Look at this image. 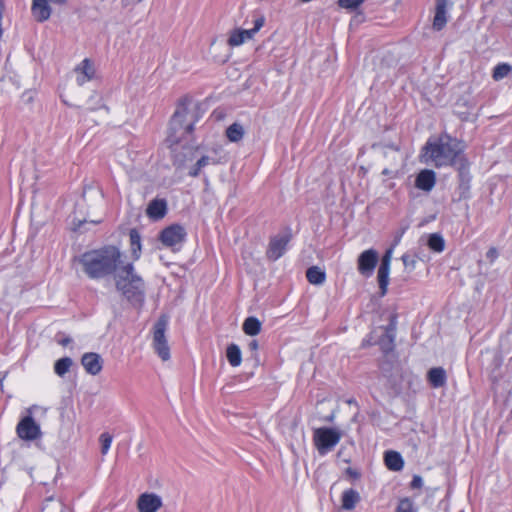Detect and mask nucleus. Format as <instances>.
<instances>
[{"instance_id":"nucleus-1","label":"nucleus","mask_w":512,"mask_h":512,"mask_svg":"<svg viewBox=\"0 0 512 512\" xmlns=\"http://www.w3.org/2000/svg\"><path fill=\"white\" fill-rule=\"evenodd\" d=\"M122 252L114 245H107L99 249L84 252L78 258L86 276L92 280H100L115 276L125 263Z\"/></svg>"},{"instance_id":"nucleus-2","label":"nucleus","mask_w":512,"mask_h":512,"mask_svg":"<svg viewBox=\"0 0 512 512\" xmlns=\"http://www.w3.org/2000/svg\"><path fill=\"white\" fill-rule=\"evenodd\" d=\"M424 162L435 167H456L467 160L462 141L450 135H443L437 141H428L423 147Z\"/></svg>"},{"instance_id":"nucleus-3","label":"nucleus","mask_w":512,"mask_h":512,"mask_svg":"<svg viewBox=\"0 0 512 512\" xmlns=\"http://www.w3.org/2000/svg\"><path fill=\"white\" fill-rule=\"evenodd\" d=\"M116 290L136 308H142L146 300V284L132 262L124 263L114 276Z\"/></svg>"},{"instance_id":"nucleus-4","label":"nucleus","mask_w":512,"mask_h":512,"mask_svg":"<svg viewBox=\"0 0 512 512\" xmlns=\"http://www.w3.org/2000/svg\"><path fill=\"white\" fill-rule=\"evenodd\" d=\"M341 432L332 427L316 428L313 432V443L320 456L331 452L341 440Z\"/></svg>"},{"instance_id":"nucleus-5","label":"nucleus","mask_w":512,"mask_h":512,"mask_svg":"<svg viewBox=\"0 0 512 512\" xmlns=\"http://www.w3.org/2000/svg\"><path fill=\"white\" fill-rule=\"evenodd\" d=\"M168 319L161 316L153 326V348L157 355L163 360L170 359V347L166 338Z\"/></svg>"},{"instance_id":"nucleus-6","label":"nucleus","mask_w":512,"mask_h":512,"mask_svg":"<svg viewBox=\"0 0 512 512\" xmlns=\"http://www.w3.org/2000/svg\"><path fill=\"white\" fill-rule=\"evenodd\" d=\"M186 238V229L177 223L165 227L159 234V240L163 246L172 250H179Z\"/></svg>"},{"instance_id":"nucleus-7","label":"nucleus","mask_w":512,"mask_h":512,"mask_svg":"<svg viewBox=\"0 0 512 512\" xmlns=\"http://www.w3.org/2000/svg\"><path fill=\"white\" fill-rule=\"evenodd\" d=\"M17 436L24 441H34L42 437L40 425L31 415L23 417L16 426Z\"/></svg>"},{"instance_id":"nucleus-8","label":"nucleus","mask_w":512,"mask_h":512,"mask_svg":"<svg viewBox=\"0 0 512 512\" xmlns=\"http://www.w3.org/2000/svg\"><path fill=\"white\" fill-rule=\"evenodd\" d=\"M68 1L69 0H32V16L37 22L43 23L51 17L52 8L50 3L58 6H64Z\"/></svg>"},{"instance_id":"nucleus-9","label":"nucleus","mask_w":512,"mask_h":512,"mask_svg":"<svg viewBox=\"0 0 512 512\" xmlns=\"http://www.w3.org/2000/svg\"><path fill=\"white\" fill-rule=\"evenodd\" d=\"M378 263V252L375 249H367L363 251L359 256L357 260V269L358 272L366 277L369 278L373 275L374 270Z\"/></svg>"},{"instance_id":"nucleus-10","label":"nucleus","mask_w":512,"mask_h":512,"mask_svg":"<svg viewBox=\"0 0 512 512\" xmlns=\"http://www.w3.org/2000/svg\"><path fill=\"white\" fill-rule=\"evenodd\" d=\"M391 258L392 248L388 249L383 255L377 271V281L381 297H384L388 292Z\"/></svg>"},{"instance_id":"nucleus-11","label":"nucleus","mask_w":512,"mask_h":512,"mask_svg":"<svg viewBox=\"0 0 512 512\" xmlns=\"http://www.w3.org/2000/svg\"><path fill=\"white\" fill-rule=\"evenodd\" d=\"M290 239L291 235L289 233L272 237L266 251L267 258L276 261L282 257L287 250Z\"/></svg>"},{"instance_id":"nucleus-12","label":"nucleus","mask_w":512,"mask_h":512,"mask_svg":"<svg viewBox=\"0 0 512 512\" xmlns=\"http://www.w3.org/2000/svg\"><path fill=\"white\" fill-rule=\"evenodd\" d=\"M462 163L456 166V170L458 171V179H459V197L460 199H467L470 193V183H471V174H470V163L467 160H461Z\"/></svg>"},{"instance_id":"nucleus-13","label":"nucleus","mask_w":512,"mask_h":512,"mask_svg":"<svg viewBox=\"0 0 512 512\" xmlns=\"http://www.w3.org/2000/svg\"><path fill=\"white\" fill-rule=\"evenodd\" d=\"M162 507V499L155 493H143L137 500L139 512H157Z\"/></svg>"},{"instance_id":"nucleus-14","label":"nucleus","mask_w":512,"mask_h":512,"mask_svg":"<svg viewBox=\"0 0 512 512\" xmlns=\"http://www.w3.org/2000/svg\"><path fill=\"white\" fill-rule=\"evenodd\" d=\"M81 364L90 375H98L103 368V360L98 353L88 352L81 357Z\"/></svg>"},{"instance_id":"nucleus-15","label":"nucleus","mask_w":512,"mask_h":512,"mask_svg":"<svg viewBox=\"0 0 512 512\" xmlns=\"http://www.w3.org/2000/svg\"><path fill=\"white\" fill-rule=\"evenodd\" d=\"M77 74L76 82L79 86H83L86 82L92 80L95 76V69L90 59L85 58L75 68Z\"/></svg>"},{"instance_id":"nucleus-16","label":"nucleus","mask_w":512,"mask_h":512,"mask_svg":"<svg viewBox=\"0 0 512 512\" xmlns=\"http://www.w3.org/2000/svg\"><path fill=\"white\" fill-rule=\"evenodd\" d=\"M448 0H436L435 15L433 19V29L442 30L447 23Z\"/></svg>"},{"instance_id":"nucleus-17","label":"nucleus","mask_w":512,"mask_h":512,"mask_svg":"<svg viewBox=\"0 0 512 512\" xmlns=\"http://www.w3.org/2000/svg\"><path fill=\"white\" fill-rule=\"evenodd\" d=\"M167 213V202L165 199H153L147 206L146 214L150 219L160 220Z\"/></svg>"},{"instance_id":"nucleus-18","label":"nucleus","mask_w":512,"mask_h":512,"mask_svg":"<svg viewBox=\"0 0 512 512\" xmlns=\"http://www.w3.org/2000/svg\"><path fill=\"white\" fill-rule=\"evenodd\" d=\"M436 175L432 170H422L416 177L415 186L418 189L429 192L435 186Z\"/></svg>"},{"instance_id":"nucleus-19","label":"nucleus","mask_w":512,"mask_h":512,"mask_svg":"<svg viewBox=\"0 0 512 512\" xmlns=\"http://www.w3.org/2000/svg\"><path fill=\"white\" fill-rule=\"evenodd\" d=\"M427 379L433 388H441L446 385L447 375L442 367H433L427 373Z\"/></svg>"},{"instance_id":"nucleus-20","label":"nucleus","mask_w":512,"mask_h":512,"mask_svg":"<svg viewBox=\"0 0 512 512\" xmlns=\"http://www.w3.org/2000/svg\"><path fill=\"white\" fill-rule=\"evenodd\" d=\"M253 39V35L250 33L248 29H234L231 31L229 38L227 40V44L230 47H238L245 43L247 40Z\"/></svg>"},{"instance_id":"nucleus-21","label":"nucleus","mask_w":512,"mask_h":512,"mask_svg":"<svg viewBox=\"0 0 512 512\" xmlns=\"http://www.w3.org/2000/svg\"><path fill=\"white\" fill-rule=\"evenodd\" d=\"M385 465L389 470L400 471L404 466V460L397 451H387L384 455Z\"/></svg>"},{"instance_id":"nucleus-22","label":"nucleus","mask_w":512,"mask_h":512,"mask_svg":"<svg viewBox=\"0 0 512 512\" xmlns=\"http://www.w3.org/2000/svg\"><path fill=\"white\" fill-rule=\"evenodd\" d=\"M360 501V495L355 489H347L342 493V508L344 510H353Z\"/></svg>"},{"instance_id":"nucleus-23","label":"nucleus","mask_w":512,"mask_h":512,"mask_svg":"<svg viewBox=\"0 0 512 512\" xmlns=\"http://www.w3.org/2000/svg\"><path fill=\"white\" fill-rule=\"evenodd\" d=\"M262 323L255 316L247 317L242 325L243 332L248 336H256L261 332Z\"/></svg>"},{"instance_id":"nucleus-24","label":"nucleus","mask_w":512,"mask_h":512,"mask_svg":"<svg viewBox=\"0 0 512 512\" xmlns=\"http://www.w3.org/2000/svg\"><path fill=\"white\" fill-rule=\"evenodd\" d=\"M189 102L190 101L187 98H184L180 101L178 108L176 109V111L173 114L172 121H171L172 125H174V126H176V125L182 126L183 125L184 119L190 113V111L187 107V104Z\"/></svg>"},{"instance_id":"nucleus-25","label":"nucleus","mask_w":512,"mask_h":512,"mask_svg":"<svg viewBox=\"0 0 512 512\" xmlns=\"http://www.w3.org/2000/svg\"><path fill=\"white\" fill-rule=\"evenodd\" d=\"M306 278L310 284L321 285L326 280V273L318 266H311L306 271Z\"/></svg>"},{"instance_id":"nucleus-26","label":"nucleus","mask_w":512,"mask_h":512,"mask_svg":"<svg viewBox=\"0 0 512 512\" xmlns=\"http://www.w3.org/2000/svg\"><path fill=\"white\" fill-rule=\"evenodd\" d=\"M226 357H227L229 364L232 367L240 366V364L242 362V355H241L240 347L234 343L228 345L227 349H226Z\"/></svg>"},{"instance_id":"nucleus-27","label":"nucleus","mask_w":512,"mask_h":512,"mask_svg":"<svg viewBox=\"0 0 512 512\" xmlns=\"http://www.w3.org/2000/svg\"><path fill=\"white\" fill-rule=\"evenodd\" d=\"M130 246L134 260H138L141 255V235L137 229H131L129 232Z\"/></svg>"},{"instance_id":"nucleus-28","label":"nucleus","mask_w":512,"mask_h":512,"mask_svg":"<svg viewBox=\"0 0 512 512\" xmlns=\"http://www.w3.org/2000/svg\"><path fill=\"white\" fill-rule=\"evenodd\" d=\"M243 136H244V128L238 122H234L233 124L228 126L226 129V137L228 138V140L230 142H234V143L239 142L243 139Z\"/></svg>"},{"instance_id":"nucleus-29","label":"nucleus","mask_w":512,"mask_h":512,"mask_svg":"<svg viewBox=\"0 0 512 512\" xmlns=\"http://www.w3.org/2000/svg\"><path fill=\"white\" fill-rule=\"evenodd\" d=\"M73 361L70 357H63L58 359L54 364V372L59 377H63L66 373L69 372Z\"/></svg>"},{"instance_id":"nucleus-30","label":"nucleus","mask_w":512,"mask_h":512,"mask_svg":"<svg viewBox=\"0 0 512 512\" xmlns=\"http://www.w3.org/2000/svg\"><path fill=\"white\" fill-rule=\"evenodd\" d=\"M210 163L212 164H216L217 162L212 160L209 156H202L197 162L196 164L190 168L189 172H188V175L191 176V177H197L199 174H200V171L206 167L207 165H209Z\"/></svg>"},{"instance_id":"nucleus-31","label":"nucleus","mask_w":512,"mask_h":512,"mask_svg":"<svg viewBox=\"0 0 512 512\" xmlns=\"http://www.w3.org/2000/svg\"><path fill=\"white\" fill-rule=\"evenodd\" d=\"M428 246L431 250L440 253L445 248L444 238L440 234L433 233L429 236Z\"/></svg>"},{"instance_id":"nucleus-32","label":"nucleus","mask_w":512,"mask_h":512,"mask_svg":"<svg viewBox=\"0 0 512 512\" xmlns=\"http://www.w3.org/2000/svg\"><path fill=\"white\" fill-rule=\"evenodd\" d=\"M253 18V28L248 29L250 33L255 36V34L264 26L265 24V16L259 10H254L251 14Z\"/></svg>"},{"instance_id":"nucleus-33","label":"nucleus","mask_w":512,"mask_h":512,"mask_svg":"<svg viewBox=\"0 0 512 512\" xmlns=\"http://www.w3.org/2000/svg\"><path fill=\"white\" fill-rule=\"evenodd\" d=\"M512 71V67L508 63H499L493 69V79L499 81L507 77Z\"/></svg>"},{"instance_id":"nucleus-34","label":"nucleus","mask_w":512,"mask_h":512,"mask_svg":"<svg viewBox=\"0 0 512 512\" xmlns=\"http://www.w3.org/2000/svg\"><path fill=\"white\" fill-rule=\"evenodd\" d=\"M396 512H417V510L414 506V502L410 498L406 497L400 499Z\"/></svg>"},{"instance_id":"nucleus-35","label":"nucleus","mask_w":512,"mask_h":512,"mask_svg":"<svg viewBox=\"0 0 512 512\" xmlns=\"http://www.w3.org/2000/svg\"><path fill=\"white\" fill-rule=\"evenodd\" d=\"M365 0H338L337 4L340 8L354 11L359 8Z\"/></svg>"},{"instance_id":"nucleus-36","label":"nucleus","mask_w":512,"mask_h":512,"mask_svg":"<svg viewBox=\"0 0 512 512\" xmlns=\"http://www.w3.org/2000/svg\"><path fill=\"white\" fill-rule=\"evenodd\" d=\"M112 439H113L112 436L109 433H107V432L102 433L100 435L99 440H100V443H101V453L103 455L108 453V451H109V449L111 447Z\"/></svg>"},{"instance_id":"nucleus-37","label":"nucleus","mask_w":512,"mask_h":512,"mask_svg":"<svg viewBox=\"0 0 512 512\" xmlns=\"http://www.w3.org/2000/svg\"><path fill=\"white\" fill-rule=\"evenodd\" d=\"M193 121L185 126L186 133H192L194 130V124L200 119L201 114L199 112V106L196 105L194 109L191 111Z\"/></svg>"},{"instance_id":"nucleus-38","label":"nucleus","mask_w":512,"mask_h":512,"mask_svg":"<svg viewBox=\"0 0 512 512\" xmlns=\"http://www.w3.org/2000/svg\"><path fill=\"white\" fill-rule=\"evenodd\" d=\"M401 259L406 269L412 271L415 268L416 260L413 256L404 254L402 255Z\"/></svg>"},{"instance_id":"nucleus-39","label":"nucleus","mask_w":512,"mask_h":512,"mask_svg":"<svg viewBox=\"0 0 512 512\" xmlns=\"http://www.w3.org/2000/svg\"><path fill=\"white\" fill-rule=\"evenodd\" d=\"M423 486V479L419 475H414L410 483L412 489H420Z\"/></svg>"},{"instance_id":"nucleus-40","label":"nucleus","mask_w":512,"mask_h":512,"mask_svg":"<svg viewBox=\"0 0 512 512\" xmlns=\"http://www.w3.org/2000/svg\"><path fill=\"white\" fill-rule=\"evenodd\" d=\"M498 255L497 249L495 247H491L486 253V258L490 263H493L498 258Z\"/></svg>"},{"instance_id":"nucleus-41","label":"nucleus","mask_w":512,"mask_h":512,"mask_svg":"<svg viewBox=\"0 0 512 512\" xmlns=\"http://www.w3.org/2000/svg\"><path fill=\"white\" fill-rule=\"evenodd\" d=\"M143 0H121L122 6L124 8H133L137 4L141 3Z\"/></svg>"},{"instance_id":"nucleus-42","label":"nucleus","mask_w":512,"mask_h":512,"mask_svg":"<svg viewBox=\"0 0 512 512\" xmlns=\"http://www.w3.org/2000/svg\"><path fill=\"white\" fill-rule=\"evenodd\" d=\"M248 348L251 352H254L255 353V356H257V351H258V348H259V344H258V341L253 339L249 342L248 344Z\"/></svg>"},{"instance_id":"nucleus-43","label":"nucleus","mask_w":512,"mask_h":512,"mask_svg":"<svg viewBox=\"0 0 512 512\" xmlns=\"http://www.w3.org/2000/svg\"><path fill=\"white\" fill-rule=\"evenodd\" d=\"M384 149H385V151H384V155L385 156H387V150H392L394 152H399V147L397 145H395V144H392V143L385 145Z\"/></svg>"},{"instance_id":"nucleus-44","label":"nucleus","mask_w":512,"mask_h":512,"mask_svg":"<svg viewBox=\"0 0 512 512\" xmlns=\"http://www.w3.org/2000/svg\"><path fill=\"white\" fill-rule=\"evenodd\" d=\"M72 342V339L70 337H65L61 340L58 341V343L62 346H67L68 344H70Z\"/></svg>"},{"instance_id":"nucleus-45","label":"nucleus","mask_w":512,"mask_h":512,"mask_svg":"<svg viewBox=\"0 0 512 512\" xmlns=\"http://www.w3.org/2000/svg\"><path fill=\"white\" fill-rule=\"evenodd\" d=\"M382 174L383 175H390L391 174V170H389L388 168H385V169H383Z\"/></svg>"}]
</instances>
